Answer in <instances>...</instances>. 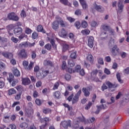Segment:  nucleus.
<instances>
[{"instance_id":"30","label":"nucleus","mask_w":129,"mask_h":129,"mask_svg":"<svg viewBox=\"0 0 129 129\" xmlns=\"http://www.w3.org/2000/svg\"><path fill=\"white\" fill-rule=\"evenodd\" d=\"M53 96L57 99H59V98H61V93L59 91H56L53 93Z\"/></svg>"},{"instance_id":"59","label":"nucleus","mask_w":129,"mask_h":129,"mask_svg":"<svg viewBox=\"0 0 129 129\" xmlns=\"http://www.w3.org/2000/svg\"><path fill=\"white\" fill-rule=\"evenodd\" d=\"M75 27H76V28H77V29H80V27H81V26L80 25V22L76 21L75 23Z\"/></svg>"},{"instance_id":"22","label":"nucleus","mask_w":129,"mask_h":129,"mask_svg":"<svg viewBox=\"0 0 129 129\" xmlns=\"http://www.w3.org/2000/svg\"><path fill=\"white\" fill-rule=\"evenodd\" d=\"M82 91L85 97H89V95H90V92L89 91V90L87 89L86 88H83Z\"/></svg>"},{"instance_id":"55","label":"nucleus","mask_w":129,"mask_h":129,"mask_svg":"<svg viewBox=\"0 0 129 129\" xmlns=\"http://www.w3.org/2000/svg\"><path fill=\"white\" fill-rule=\"evenodd\" d=\"M64 78L67 81H69L71 80V76L68 74L65 75Z\"/></svg>"},{"instance_id":"36","label":"nucleus","mask_w":129,"mask_h":129,"mask_svg":"<svg viewBox=\"0 0 129 129\" xmlns=\"http://www.w3.org/2000/svg\"><path fill=\"white\" fill-rule=\"evenodd\" d=\"M116 76V78H117L118 82H119V83H121V84L123 83V80H121V79L120 78V74L119 73H117Z\"/></svg>"},{"instance_id":"8","label":"nucleus","mask_w":129,"mask_h":129,"mask_svg":"<svg viewBox=\"0 0 129 129\" xmlns=\"http://www.w3.org/2000/svg\"><path fill=\"white\" fill-rule=\"evenodd\" d=\"M124 8V5L122 4V2L119 0L117 3V13L118 14H121L123 12V8Z\"/></svg>"},{"instance_id":"18","label":"nucleus","mask_w":129,"mask_h":129,"mask_svg":"<svg viewBox=\"0 0 129 129\" xmlns=\"http://www.w3.org/2000/svg\"><path fill=\"white\" fill-rule=\"evenodd\" d=\"M86 60L87 62H89L92 65L93 64V62H94V57H93V55L92 54L87 55L86 57Z\"/></svg>"},{"instance_id":"6","label":"nucleus","mask_w":129,"mask_h":129,"mask_svg":"<svg viewBox=\"0 0 129 129\" xmlns=\"http://www.w3.org/2000/svg\"><path fill=\"white\" fill-rule=\"evenodd\" d=\"M81 90H79V91L75 94V96L73 97L72 100V104H75V103H77L79 100V97L81 95Z\"/></svg>"},{"instance_id":"56","label":"nucleus","mask_w":129,"mask_h":129,"mask_svg":"<svg viewBox=\"0 0 129 129\" xmlns=\"http://www.w3.org/2000/svg\"><path fill=\"white\" fill-rule=\"evenodd\" d=\"M61 68L62 70H65L66 68H67V65L66 64V61L65 60H63L62 61V64L61 66Z\"/></svg>"},{"instance_id":"62","label":"nucleus","mask_w":129,"mask_h":129,"mask_svg":"<svg viewBox=\"0 0 129 129\" xmlns=\"http://www.w3.org/2000/svg\"><path fill=\"white\" fill-rule=\"evenodd\" d=\"M21 45L25 48H28V47H29V42H22L21 43Z\"/></svg>"},{"instance_id":"26","label":"nucleus","mask_w":129,"mask_h":129,"mask_svg":"<svg viewBox=\"0 0 129 129\" xmlns=\"http://www.w3.org/2000/svg\"><path fill=\"white\" fill-rule=\"evenodd\" d=\"M59 2L64 6H68V7H71L72 6V4L70 3L68 0H59Z\"/></svg>"},{"instance_id":"15","label":"nucleus","mask_w":129,"mask_h":129,"mask_svg":"<svg viewBox=\"0 0 129 129\" xmlns=\"http://www.w3.org/2000/svg\"><path fill=\"white\" fill-rule=\"evenodd\" d=\"M119 52V48L117 47V45H115L112 48L111 53L113 56H116L117 53Z\"/></svg>"},{"instance_id":"10","label":"nucleus","mask_w":129,"mask_h":129,"mask_svg":"<svg viewBox=\"0 0 129 129\" xmlns=\"http://www.w3.org/2000/svg\"><path fill=\"white\" fill-rule=\"evenodd\" d=\"M60 125L64 127V128H68L71 127V120H68V121L64 120L61 122Z\"/></svg>"},{"instance_id":"52","label":"nucleus","mask_w":129,"mask_h":129,"mask_svg":"<svg viewBox=\"0 0 129 129\" xmlns=\"http://www.w3.org/2000/svg\"><path fill=\"white\" fill-rule=\"evenodd\" d=\"M44 48L46 49V50L50 51L52 48V46L49 43H47L44 46Z\"/></svg>"},{"instance_id":"9","label":"nucleus","mask_w":129,"mask_h":129,"mask_svg":"<svg viewBox=\"0 0 129 129\" xmlns=\"http://www.w3.org/2000/svg\"><path fill=\"white\" fill-rule=\"evenodd\" d=\"M97 73H98V70H94L92 71L91 73V77L93 78L94 80L96 81V82H99V79L98 78H95L96 77V75H97Z\"/></svg>"},{"instance_id":"3","label":"nucleus","mask_w":129,"mask_h":129,"mask_svg":"<svg viewBox=\"0 0 129 129\" xmlns=\"http://www.w3.org/2000/svg\"><path fill=\"white\" fill-rule=\"evenodd\" d=\"M7 80L10 83H12V82L11 85L13 87L14 86H16V85L17 84L19 83V81L17 79L15 80V77H14V76L12 75V74H9V77H8L7 78Z\"/></svg>"},{"instance_id":"64","label":"nucleus","mask_w":129,"mask_h":129,"mask_svg":"<svg viewBox=\"0 0 129 129\" xmlns=\"http://www.w3.org/2000/svg\"><path fill=\"white\" fill-rule=\"evenodd\" d=\"M114 42H115L114 39H111V40L109 42V46H110L111 47V46H113V45H114Z\"/></svg>"},{"instance_id":"7","label":"nucleus","mask_w":129,"mask_h":129,"mask_svg":"<svg viewBox=\"0 0 129 129\" xmlns=\"http://www.w3.org/2000/svg\"><path fill=\"white\" fill-rule=\"evenodd\" d=\"M93 8H94L97 12H99V13H103V12H104V8L101 5H97L96 2L93 4Z\"/></svg>"},{"instance_id":"58","label":"nucleus","mask_w":129,"mask_h":129,"mask_svg":"<svg viewBox=\"0 0 129 129\" xmlns=\"http://www.w3.org/2000/svg\"><path fill=\"white\" fill-rule=\"evenodd\" d=\"M58 35L61 38H66L67 37V33H58Z\"/></svg>"},{"instance_id":"1","label":"nucleus","mask_w":129,"mask_h":129,"mask_svg":"<svg viewBox=\"0 0 129 129\" xmlns=\"http://www.w3.org/2000/svg\"><path fill=\"white\" fill-rule=\"evenodd\" d=\"M46 35L48 36L47 39L48 41H49L50 44H51V45L53 48L54 50H57V45H56V41H55V39L54 38V33H46Z\"/></svg>"},{"instance_id":"53","label":"nucleus","mask_w":129,"mask_h":129,"mask_svg":"<svg viewBox=\"0 0 129 129\" xmlns=\"http://www.w3.org/2000/svg\"><path fill=\"white\" fill-rule=\"evenodd\" d=\"M82 14V12L80 9H77L75 12V15H76V16H81Z\"/></svg>"},{"instance_id":"38","label":"nucleus","mask_w":129,"mask_h":129,"mask_svg":"<svg viewBox=\"0 0 129 129\" xmlns=\"http://www.w3.org/2000/svg\"><path fill=\"white\" fill-rule=\"evenodd\" d=\"M68 65L69 67H74L75 66V62L73 59H69Z\"/></svg>"},{"instance_id":"23","label":"nucleus","mask_w":129,"mask_h":129,"mask_svg":"<svg viewBox=\"0 0 129 129\" xmlns=\"http://www.w3.org/2000/svg\"><path fill=\"white\" fill-rule=\"evenodd\" d=\"M0 44L5 45V47H6L8 45V38L0 37Z\"/></svg>"},{"instance_id":"21","label":"nucleus","mask_w":129,"mask_h":129,"mask_svg":"<svg viewBox=\"0 0 129 129\" xmlns=\"http://www.w3.org/2000/svg\"><path fill=\"white\" fill-rule=\"evenodd\" d=\"M88 45L90 48H92L93 47V41H94V38L92 36H90L88 38Z\"/></svg>"},{"instance_id":"4","label":"nucleus","mask_w":129,"mask_h":129,"mask_svg":"<svg viewBox=\"0 0 129 129\" xmlns=\"http://www.w3.org/2000/svg\"><path fill=\"white\" fill-rule=\"evenodd\" d=\"M7 18L9 21H15V22H18V21H19V17H18L16 13L14 12L9 13Z\"/></svg>"},{"instance_id":"34","label":"nucleus","mask_w":129,"mask_h":129,"mask_svg":"<svg viewBox=\"0 0 129 129\" xmlns=\"http://www.w3.org/2000/svg\"><path fill=\"white\" fill-rule=\"evenodd\" d=\"M79 121L77 120L74 121V124L73 125V128L74 129H77L79 128Z\"/></svg>"},{"instance_id":"57","label":"nucleus","mask_w":129,"mask_h":129,"mask_svg":"<svg viewBox=\"0 0 129 129\" xmlns=\"http://www.w3.org/2000/svg\"><path fill=\"white\" fill-rule=\"evenodd\" d=\"M67 19L68 20V21H69L70 23H73L74 22H75V19L71 17H67Z\"/></svg>"},{"instance_id":"40","label":"nucleus","mask_w":129,"mask_h":129,"mask_svg":"<svg viewBox=\"0 0 129 129\" xmlns=\"http://www.w3.org/2000/svg\"><path fill=\"white\" fill-rule=\"evenodd\" d=\"M16 92H17V91L14 88L10 89L8 90V94L9 95H13V94H15V93H16Z\"/></svg>"},{"instance_id":"51","label":"nucleus","mask_w":129,"mask_h":129,"mask_svg":"<svg viewBox=\"0 0 129 129\" xmlns=\"http://www.w3.org/2000/svg\"><path fill=\"white\" fill-rule=\"evenodd\" d=\"M59 85L60 84H59V82H55L53 87V90H56V89H58Z\"/></svg>"},{"instance_id":"5","label":"nucleus","mask_w":129,"mask_h":129,"mask_svg":"<svg viewBox=\"0 0 129 129\" xmlns=\"http://www.w3.org/2000/svg\"><path fill=\"white\" fill-rule=\"evenodd\" d=\"M18 56L21 59H27L28 58V53L26 49H22L18 53Z\"/></svg>"},{"instance_id":"14","label":"nucleus","mask_w":129,"mask_h":129,"mask_svg":"<svg viewBox=\"0 0 129 129\" xmlns=\"http://www.w3.org/2000/svg\"><path fill=\"white\" fill-rule=\"evenodd\" d=\"M44 66H49V67H54V64L52 61L48 59H45L43 61Z\"/></svg>"},{"instance_id":"44","label":"nucleus","mask_w":129,"mask_h":129,"mask_svg":"<svg viewBox=\"0 0 129 129\" xmlns=\"http://www.w3.org/2000/svg\"><path fill=\"white\" fill-rule=\"evenodd\" d=\"M69 49V45L68 44H63V46H62V51L63 52H66V51H67V50H68Z\"/></svg>"},{"instance_id":"16","label":"nucleus","mask_w":129,"mask_h":129,"mask_svg":"<svg viewBox=\"0 0 129 129\" xmlns=\"http://www.w3.org/2000/svg\"><path fill=\"white\" fill-rule=\"evenodd\" d=\"M101 28L103 31H105V32H107V31H111V33H113L114 31L112 30L110 26L105 25V24H103L101 25Z\"/></svg>"},{"instance_id":"25","label":"nucleus","mask_w":129,"mask_h":129,"mask_svg":"<svg viewBox=\"0 0 129 129\" xmlns=\"http://www.w3.org/2000/svg\"><path fill=\"white\" fill-rule=\"evenodd\" d=\"M30 83H31L30 79L28 78L22 79V84H23V85H29Z\"/></svg>"},{"instance_id":"11","label":"nucleus","mask_w":129,"mask_h":129,"mask_svg":"<svg viewBox=\"0 0 129 129\" xmlns=\"http://www.w3.org/2000/svg\"><path fill=\"white\" fill-rule=\"evenodd\" d=\"M96 107L97 109L96 111L95 112V113L96 114H98V113L100 112V110H101L102 109H106V105L102 104L100 105H97Z\"/></svg>"},{"instance_id":"17","label":"nucleus","mask_w":129,"mask_h":129,"mask_svg":"<svg viewBox=\"0 0 129 129\" xmlns=\"http://www.w3.org/2000/svg\"><path fill=\"white\" fill-rule=\"evenodd\" d=\"M12 70L14 76H16V77H19L21 76L20 71H19V70H18L17 68L13 67L12 68Z\"/></svg>"},{"instance_id":"32","label":"nucleus","mask_w":129,"mask_h":129,"mask_svg":"<svg viewBox=\"0 0 129 129\" xmlns=\"http://www.w3.org/2000/svg\"><path fill=\"white\" fill-rule=\"evenodd\" d=\"M49 73V70H42L41 73V76L42 78H44V77H46L48 74Z\"/></svg>"},{"instance_id":"39","label":"nucleus","mask_w":129,"mask_h":129,"mask_svg":"<svg viewBox=\"0 0 129 129\" xmlns=\"http://www.w3.org/2000/svg\"><path fill=\"white\" fill-rule=\"evenodd\" d=\"M70 57L71 59H76V58H77V52H72L70 55Z\"/></svg>"},{"instance_id":"48","label":"nucleus","mask_w":129,"mask_h":129,"mask_svg":"<svg viewBox=\"0 0 129 129\" xmlns=\"http://www.w3.org/2000/svg\"><path fill=\"white\" fill-rule=\"evenodd\" d=\"M37 57V54H36V51L33 50L31 51V58L33 60L34 59H35V58Z\"/></svg>"},{"instance_id":"45","label":"nucleus","mask_w":129,"mask_h":129,"mask_svg":"<svg viewBox=\"0 0 129 129\" xmlns=\"http://www.w3.org/2000/svg\"><path fill=\"white\" fill-rule=\"evenodd\" d=\"M20 16H21V18H22L23 19H24V18H26V17H27V14H26V11H25V10H23L20 13Z\"/></svg>"},{"instance_id":"20","label":"nucleus","mask_w":129,"mask_h":129,"mask_svg":"<svg viewBox=\"0 0 129 129\" xmlns=\"http://www.w3.org/2000/svg\"><path fill=\"white\" fill-rule=\"evenodd\" d=\"M2 55L7 59H12L13 58V54L10 52H4L2 53Z\"/></svg>"},{"instance_id":"31","label":"nucleus","mask_w":129,"mask_h":129,"mask_svg":"<svg viewBox=\"0 0 129 129\" xmlns=\"http://www.w3.org/2000/svg\"><path fill=\"white\" fill-rule=\"evenodd\" d=\"M25 113L28 116L30 117L32 115V113H34V111L33 109H26L25 110Z\"/></svg>"},{"instance_id":"60","label":"nucleus","mask_w":129,"mask_h":129,"mask_svg":"<svg viewBox=\"0 0 129 129\" xmlns=\"http://www.w3.org/2000/svg\"><path fill=\"white\" fill-rule=\"evenodd\" d=\"M98 64H100V65H103V64H104V62H103V59L102 58H98Z\"/></svg>"},{"instance_id":"2","label":"nucleus","mask_w":129,"mask_h":129,"mask_svg":"<svg viewBox=\"0 0 129 129\" xmlns=\"http://www.w3.org/2000/svg\"><path fill=\"white\" fill-rule=\"evenodd\" d=\"M23 65L25 70H27V71H30L32 70V69H33V67H34V62L30 61V63L29 64V61L27 60H24L23 61Z\"/></svg>"},{"instance_id":"47","label":"nucleus","mask_w":129,"mask_h":129,"mask_svg":"<svg viewBox=\"0 0 129 129\" xmlns=\"http://www.w3.org/2000/svg\"><path fill=\"white\" fill-rule=\"evenodd\" d=\"M59 24L62 28H64L67 26V23L64 22L62 20H60Z\"/></svg>"},{"instance_id":"33","label":"nucleus","mask_w":129,"mask_h":129,"mask_svg":"<svg viewBox=\"0 0 129 129\" xmlns=\"http://www.w3.org/2000/svg\"><path fill=\"white\" fill-rule=\"evenodd\" d=\"M14 33H23V29L22 28L17 26L14 30Z\"/></svg>"},{"instance_id":"50","label":"nucleus","mask_w":129,"mask_h":129,"mask_svg":"<svg viewBox=\"0 0 129 129\" xmlns=\"http://www.w3.org/2000/svg\"><path fill=\"white\" fill-rule=\"evenodd\" d=\"M81 70V66L80 65H77L75 67V72L78 73Z\"/></svg>"},{"instance_id":"29","label":"nucleus","mask_w":129,"mask_h":129,"mask_svg":"<svg viewBox=\"0 0 129 129\" xmlns=\"http://www.w3.org/2000/svg\"><path fill=\"white\" fill-rule=\"evenodd\" d=\"M6 83H5V78H0V89H3L5 87Z\"/></svg>"},{"instance_id":"19","label":"nucleus","mask_w":129,"mask_h":129,"mask_svg":"<svg viewBox=\"0 0 129 129\" xmlns=\"http://www.w3.org/2000/svg\"><path fill=\"white\" fill-rule=\"evenodd\" d=\"M79 2L81 5L83 10H87V9H88V5L85 0H79Z\"/></svg>"},{"instance_id":"24","label":"nucleus","mask_w":129,"mask_h":129,"mask_svg":"<svg viewBox=\"0 0 129 129\" xmlns=\"http://www.w3.org/2000/svg\"><path fill=\"white\" fill-rule=\"evenodd\" d=\"M49 117H44L42 119V122H44V124L41 125L42 127H46L47 125H48V123H49Z\"/></svg>"},{"instance_id":"28","label":"nucleus","mask_w":129,"mask_h":129,"mask_svg":"<svg viewBox=\"0 0 129 129\" xmlns=\"http://www.w3.org/2000/svg\"><path fill=\"white\" fill-rule=\"evenodd\" d=\"M19 126L22 129H26L29 127V124L26 122H23L20 124Z\"/></svg>"},{"instance_id":"61","label":"nucleus","mask_w":129,"mask_h":129,"mask_svg":"<svg viewBox=\"0 0 129 129\" xmlns=\"http://www.w3.org/2000/svg\"><path fill=\"white\" fill-rule=\"evenodd\" d=\"M33 96L34 98H37V97H38V96H39V93H38V92L36 90L34 91Z\"/></svg>"},{"instance_id":"37","label":"nucleus","mask_w":129,"mask_h":129,"mask_svg":"<svg viewBox=\"0 0 129 129\" xmlns=\"http://www.w3.org/2000/svg\"><path fill=\"white\" fill-rule=\"evenodd\" d=\"M44 102V100H40V99H36L35 100V103L37 104V105H38L39 106H41L42 105V103Z\"/></svg>"},{"instance_id":"63","label":"nucleus","mask_w":129,"mask_h":129,"mask_svg":"<svg viewBox=\"0 0 129 129\" xmlns=\"http://www.w3.org/2000/svg\"><path fill=\"white\" fill-rule=\"evenodd\" d=\"M40 70V67L39 66H35L34 68V71L36 73L37 72H39V71Z\"/></svg>"},{"instance_id":"41","label":"nucleus","mask_w":129,"mask_h":129,"mask_svg":"<svg viewBox=\"0 0 129 129\" xmlns=\"http://www.w3.org/2000/svg\"><path fill=\"white\" fill-rule=\"evenodd\" d=\"M78 119L79 120L78 121H79L80 123V122H86V120L85 119V117H84V116H83V115H82V117H78Z\"/></svg>"},{"instance_id":"46","label":"nucleus","mask_w":129,"mask_h":129,"mask_svg":"<svg viewBox=\"0 0 129 129\" xmlns=\"http://www.w3.org/2000/svg\"><path fill=\"white\" fill-rule=\"evenodd\" d=\"M51 111H52L51 110V109L49 108H46L43 110V112L45 114H48V113H51Z\"/></svg>"},{"instance_id":"43","label":"nucleus","mask_w":129,"mask_h":129,"mask_svg":"<svg viewBox=\"0 0 129 129\" xmlns=\"http://www.w3.org/2000/svg\"><path fill=\"white\" fill-rule=\"evenodd\" d=\"M81 26L82 28H86L87 26H88V24L87 23V22H86L85 20H82L81 23Z\"/></svg>"},{"instance_id":"35","label":"nucleus","mask_w":129,"mask_h":129,"mask_svg":"<svg viewBox=\"0 0 129 129\" xmlns=\"http://www.w3.org/2000/svg\"><path fill=\"white\" fill-rule=\"evenodd\" d=\"M16 88L17 91H19V92H21V93H23V91L25 90V89H24V87L22 85H18Z\"/></svg>"},{"instance_id":"13","label":"nucleus","mask_w":129,"mask_h":129,"mask_svg":"<svg viewBox=\"0 0 129 129\" xmlns=\"http://www.w3.org/2000/svg\"><path fill=\"white\" fill-rule=\"evenodd\" d=\"M59 21H54L52 22L51 24V27L53 30L54 31H58L59 30Z\"/></svg>"},{"instance_id":"12","label":"nucleus","mask_w":129,"mask_h":129,"mask_svg":"<svg viewBox=\"0 0 129 129\" xmlns=\"http://www.w3.org/2000/svg\"><path fill=\"white\" fill-rule=\"evenodd\" d=\"M106 84L108 87V88H117V87H118V86H119V85H118V84H116L115 83L112 84L109 81L106 82Z\"/></svg>"},{"instance_id":"54","label":"nucleus","mask_w":129,"mask_h":129,"mask_svg":"<svg viewBox=\"0 0 129 129\" xmlns=\"http://www.w3.org/2000/svg\"><path fill=\"white\" fill-rule=\"evenodd\" d=\"M92 105V103L91 101H89L88 104L85 106V109L88 110V109H89V108L91 107Z\"/></svg>"},{"instance_id":"27","label":"nucleus","mask_w":129,"mask_h":129,"mask_svg":"<svg viewBox=\"0 0 129 129\" xmlns=\"http://www.w3.org/2000/svg\"><path fill=\"white\" fill-rule=\"evenodd\" d=\"M37 31L38 32L46 33L45 29H44V27H43V26H42V25H41V24L37 26Z\"/></svg>"},{"instance_id":"49","label":"nucleus","mask_w":129,"mask_h":129,"mask_svg":"<svg viewBox=\"0 0 129 129\" xmlns=\"http://www.w3.org/2000/svg\"><path fill=\"white\" fill-rule=\"evenodd\" d=\"M21 95H22V92H19L15 97L16 100H20L21 99Z\"/></svg>"},{"instance_id":"42","label":"nucleus","mask_w":129,"mask_h":129,"mask_svg":"<svg viewBox=\"0 0 129 129\" xmlns=\"http://www.w3.org/2000/svg\"><path fill=\"white\" fill-rule=\"evenodd\" d=\"M1 69L2 70H5L6 69V64L3 62V61H0V72L2 71Z\"/></svg>"}]
</instances>
